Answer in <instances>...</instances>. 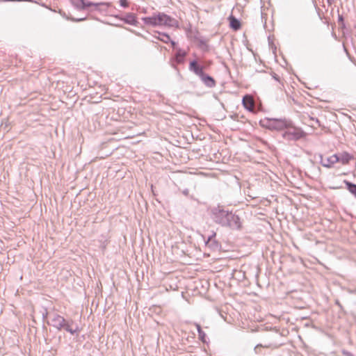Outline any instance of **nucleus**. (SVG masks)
Instances as JSON below:
<instances>
[{"label":"nucleus","mask_w":356,"mask_h":356,"mask_svg":"<svg viewBox=\"0 0 356 356\" xmlns=\"http://www.w3.org/2000/svg\"><path fill=\"white\" fill-rule=\"evenodd\" d=\"M49 325H51L58 330H65L66 332H70L71 334H74L79 331L78 325L74 329L72 327L73 321H67L63 316L54 314L51 318V323L47 322Z\"/></svg>","instance_id":"1"},{"label":"nucleus","mask_w":356,"mask_h":356,"mask_svg":"<svg viewBox=\"0 0 356 356\" xmlns=\"http://www.w3.org/2000/svg\"><path fill=\"white\" fill-rule=\"evenodd\" d=\"M290 124V119L265 118L259 121V125L270 131H284Z\"/></svg>","instance_id":"2"},{"label":"nucleus","mask_w":356,"mask_h":356,"mask_svg":"<svg viewBox=\"0 0 356 356\" xmlns=\"http://www.w3.org/2000/svg\"><path fill=\"white\" fill-rule=\"evenodd\" d=\"M307 133L300 127L295 126L290 120V124L287 126L282 133V137L288 141H298L305 138Z\"/></svg>","instance_id":"3"},{"label":"nucleus","mask_w":356,"mask_h":356,"mask_svg":"<svg viewBox=\"0 0 356 356\" xmlns=\"http://www.w3.org/2000/svg\"><path fill=\"white\" fill-rule=\"evenodd\" d=\"M209 215L213 222L220 226H222L225 222L227 216L229 211L225 209V207L220 204L211 207L209 209Z\"/></svg>","instance_id":"4"},{"label":"nucleus","mask_w":356,"mask_h":356,"mask_svg":"<svg viewBox=\"0 0 356 356\" xmlns=\"http://www.w3.org/2000/svg\"><path fill=\"white\" fill-rule=\"evenodd\" d=\"M222 227L229 228L233 231H240L243 227V223L241 218L238 215L232 211H229Z\"/></svg>","instance_id":"5"},{"label":"nucleus","mask_w":356,"mask_h":356,"mask_svg":"<svg viewBox=\"0 0 356 356\" xmlns=\"http://www.w3.org/2000/svg\"><path fill=\"white\" fill-rule=\"evenodd\" d=\"M71 3L78 10H86L90 6H95L96 10H99L100 6H105L107 8L111 6L110 2L95 3L87 0H70Z\"/></svg>","instance_id":"6"},{"label":"nucleus","mask_w":356,"mask_h":356,"mask_svg":"<svg viewBox=\"0 0 356 356\" xmlns=\"http://www.w3.org/2000/svg\"><path fill=\"white\" fill-rule=\"evenodd\" d=\"M204 243L205 245L211 251V252H220L222 249V245L220 242L216 239V232L214 231H211V234H209L207 238L204 236Z\"/></svg>","instance_id":"7"},{"label":"nucleus","mask_w":356,"mask_h":356,"mask_svg":"<svg viewBox=\"0 0 356 356\" xmlns=\"http://www.w3.org/2000/svg\"><path fill=\"white\" fill-rule=\"evenodd\" d=\"M157 26L177 27L178 21L164 13H157Z\"/></svg>","instance_id":"8"},{"label":"nucleus","mask_w":356,"mask_h":356,"mask_svg":"<svg viewBox=\"0 0 356 356\" xmlns=\"http://www.w3.org/2000/svg\"><path fill=\"white\" fill-rule=\"evenodd\" d=\"M114 17L123 22L126 24L142 27V25L137 19L136 14L133 13H127L124 16L121 15H115Z\"/></svg>","instance_id":"9"},{"label":"nucleus","mask_w":356,"mask_h":356,"mask_svg":"<svg viewBox=\"0 0 356 356\" xmlns=\"http://www.w3.org/2000/svg\"><path fill=\"white\" fill-rule=\"evenodd\" d=\"M188 69L191 72H193L199 77L205 73L204 72V67L198 63L197 59H194L190 61Z\"/></svg>","instance_id":"10"},{"label":"nucleus","mask_w":356,"mask_h":356,"mask_svg":"<svg viewBox=\"0 0 356 356\" xmlns=\"http://www.w3.org/2000/svg\"><path fill=\"white\" fill-rule=\"evenodd\" d=\"M320 157V163L325 168H331L333 165L338 162V154H334L332 156L323 159L322 154H319Z\"/></svg>","instance_id":"11"},{"label":"nucleus","mask_w":356,"mask_h":356,"mask_svg":"<svg viewBox=\"0 0 356 356\" xmlns=\"http://www.w3.org/2000/svg\"><path fill=\"white\" fill-rule=\"evenodd\" d=\"M200 79L207 88H213L216 86V81L214 78L207 73H204L200 76Z\"/></svg>","instance_id":"12"},{"label":"nucleus","mask_w":356,"mask_h":356,"mask_svg":"<svg viewBox=\"0 0 356 356\" xmlns=\"http://www.w3.org/2000/svg\"><path fill=\"white\" fill-rule=\"evenodd\" d=\"M227 19L229 22V27L234 31H238L241 28V21L234 17L232 14H231Z\"/></svg>","instance_id":"13"},{"label":"nucleus","mask_w":356,"mask_h":356,"mask_svg":"<svg viewBox=\"0 0 356 356\" xmlns=\"http://www.w3.org/2000/svg\"><path fill=\"white\" fill-rule=\"evenodd\" d=\"M141 20L143 22L144 24L147 26H151L153 27L157 26V13H154L152 16L143 17Z\"/></svg>","instance_id":"14"},{"label":"nucleus","mask_w":356,"mask_h":356,"mask_svg":"<svg viewBox=\"0 0 356 356\" xmlns=\"http://www.w3.org/2000/svg\"><path fill=\"white\" fill-rule=\"evenodd\" d=\"M156 33H159V35L163 36L165 39L161 38L160 36H154L155 38H156L157 40H161L163 42L166 43V44L170 42L171 45L173 48L176 47L177 42H175L174 40H172L170 35L168 33H163V32H159V31H156Z\"/></svg>","instance_id":"15"},{"label":"nucleus","mask_w":356,"mask_h":356,"mask_svg":"<svg viewBox=\"0 0 356 356\" xmlns=\"http://www.w3.org/2000/svg\"><path fill=\"white\" fill-rule=\"evenodd\" d=\"M353 155L347 152H343L342 153L338 154V162H341L342 164L346 165L348 164L350 161L353 159Z\"/></svg>","instance_id":"16"},{"label":"nucleus","mask_w":356,"mask_h":356,"mask_svg":"<svg viewBox=\"0 0 356 356\" xmlns=\"http://www.w3.org/2000/svg\"><path fill=\"white\" fill-rule=\"evenodd\" d=\"M186 56V52L183 49L179 48L177 49V51L175 55V60L179 63L181 64L185 61V57Z\"/></svg>","instance_id":"17"},{"label":"nucleus","mask_w":356,"mask_h":356,"mask_svg":"<svg viewBox=\"0 0 356 356\" xmlns=\"http://www.w3.org/2000/svg\"><path fill=\"white\" fill-rule=\"evenodd\" d=\"M346 189L356 197V184L346 179L343 180Z\"/></svg>","instance_id":"18"},{"label":"nucleus","mask_w":356,"mask_h":356,"mask_svg":"<svg viewBox=\"0 0 356 356\" xmlns=\"http://www.w3.org/2000/svg\"><path fill=\"white\" fill-rule=\"evenodd\" d=\"M195 39L197 42V45L201 49H202L203 51L209 50L207 41L204 38L201 37H195Z\"/></svg>","instance_id":"19"},{"label":"nucleus","mask_w":356,"mask_h":356,"mask_svg":"<svg viewBox=\"0 0 356 356\" xmlns=\"http://www.w3.org/2000/svg\"><path fill=\"white\" fill-rule=\"evenodd\" d=\"M195 325L196 327L197 331L198 332V337L199 339L203 342H207V334L206 333L202 330L201 325L199 323H195Z\"/></svg>","instance_id":"20"},{"label":"nucleus","mask_w":356,"mask_h":356,"mask_svg":"<svg viewBox=\"0 0 356 356\" xmlns=\"http://www.w3.org/2000/svg\"><path fill=\"white\" fill-rule=\"evenodd\" d=\"M337 11L338 13H339V10ZM338 23L342 29H346L344 18L343 15H340L339 13H338Z\"/></svg>","instance_id":"21"},{"label":"nucleus","mask_w":356,"mask_h":356,"mask_svg":"<svg viewBox=\"0 0 356 356\" xmlns=\"http://www.w3.org/2000/svg\"><path fill=\"white\" fill-rule=\"evenodd\" d=\"M243 104L245 109L250 111L252 107V103L251 100H249L248 102L245 101L243 99Z\"/></svg>","instance_id":"22"},{"label":"nucleus","mask_w":356,"mask_h":356,"mask_svg":"<svg viewBox=\"0 0 356 356\" xmlns=\"http://www.w3.org/2000/svg\"><path fill=\"white\" fill-rule=\"evenodd\" d=\"M119 3L123 8H127L129 6V1L128 0H119Z\"/></svg>","instance_id":"23"},{"label":"nucleus","mask_w":356,"mask_h":356,"mask_svg":"<svg viewBox=\"0 0 356 356\" xmlns=\"http://www.w3.org/2000/svg\"><path fill=\"white\" fill-rule=\"evenodd\" d=\"M67 19H70L72 22H82V21H84L86 17H81V18H74V17H66Z\"/></svg>","instance_id":"24"},{"label":"nucleus","mask_w":356,"mask_h":356,"mask_svg":"<svg viewBox=\"0 0 356 356\" xmlns=\"http://www.w3.org/2000/svg\"><path fill=\"white\" fill-rule=\"evenodd\" d=\"M42 309L43 312H42V318L43 320H44L45 318H47L49 313L47 308L43 307Z\"/></svg>","instance_id":"25"},{"label":"nucleus","mask_w":356,"mask_h":356,"mask_svg":"<svg viewBox=\"0 0 356 356\" xmlns=\"http://www.w3.org/2000/svg\"><path fill=\"white\" fill-rule=\"evenodd\" d=\"M335 305H337L339 309H340V311L343 313H346V312L344 311V309H343V307L341 305V304L340 303L339 300H335Z\"/></svg>","instance_id":"26"},{"label":"nucleus","mask_w":356,"mask_h":356,"mask_svg":"<svg viewBox=\"0 0 356 356\" xmlns=\"http://www.w3.org/2000/svg\"><path fill=\"white\" fill-rule=\"evenodd\" d=\"M342 354L344 356H354V355L352 353L345 350L342 351Z\"/></svg>","instance_id":"27"},{"label":"nucleus","mask_w":356,"mask_h":356,"mask_svg":"<svg viewBox=\"0 0 356 356\" xmlns=\"http://www.w3.org/2000/svg\"><path fill=\"white\" fill-rule=\"evenodd\" d=\"M272 76H273V78L275 81H278V82H280V76H279V75H277V74H275V73H273V74H272Z\"/></svg>","instance_id":"28"},{"label":"nucleus","mask_w":356,"mask_h":356,"mask_svg":"<svg viewBox=\"0 0 356 356\" xmlns=\"http://www.w3.org/2000/svg\"><path fill=\"white\" fill-rule=\"evenodd\" d=\"M268 40H269V45L271 46V47L273 49V51L275 54L276 47L273 44L272 42H270V37H268Z\"/></svg>","instance_id":"29"},{"label":"nucleus","mask_w":356,"mask_h":356,"mask_svg":"<svg viewBox=\"0 0 356 356\" xmlns=\"http://www.w3.org/2000/svg\"><path fill=\"white\" fill-rule=\"evenodd\" d=\"M311 119H312V120H314V121L316 122V124H318V126H320V125H321V124H320V121H319V120H318V118H315V119H314V118H312Z\"/></svg>","instance_id":"30"},{"label":"nucleus","mask_w":356,"mask_h":356,"mask_svg":"<svg viewBox=\"0 0 356 356\" xmlns=\"http://www.w3.org/2000/svg\"><path fill=\"white\" fill-rule=\"evenodd\" d=\"M182 193H183V194H184V195H188V193H189V191H188V189L186 188V189H184V190L183 191V192H182Z\"/></svg>","instance_id":"31"},{"label":"nucleus","mask_w":356,"mask_h":356,"mask_svg":"<svg viewBox=\"0 0 356 356\" xmlns=\"http://www.w3.org/2000/svg\"><path fill=\"white\" fill-rule=\"evenodd\" d=\"M18 1V0H0V2Z\"/></svg>","instance_id":"32"},{"label":"nucleus","mask_w":356,"mask_h":356,"mask_svg":"<svg viewBox=\"0 0 356 356\" xmlns=\"http://www.w3.org/2000/svg\"><path fill=\"white\" fill-rule=\"evenodd\" d=\"M259 347H261V344H258V345H257V346L254 347V351H255V353H258V352H257V348H258Z\"/></svg>","instance_id":"33"},{"label":"nucleus","mask_w":356,"mask_h":356,"mask_svg":"<svg viewBox=\"0 0 356 356\" xmlns=\"http://www.w3.org/2000/svg\"><path fill=\"white\" fill-rule=\"evenodd\" d=\"M334 0H327V2L329 5H331L333 3Z\"/></svg>","instance_id":"34"},{"label":"nucleus","mask_w":356,"mask_h":356,"mask_svg":"<svg viewBox=\"0 0 356 356\" xmlns=\"http://www.w3.org/2000/svg\"><path fill=\"white\" fill-rule=\"evenodd\" d=\"M18 1H29V2H33V0H18Z\"/></svg>","instance_id":"35"},{"label":"nucleus","mask_w":356,"mask_h":356,"mask_svg":"<svg viewBox=\"0 0 356 356\" xmlns=\"http://www.w3.org/2000/svg\"><path fill=\"white\" fill-rule=\"evenodd\" d=\"M157 36H159V33H158V35H157ZM160 38H164V39H165V38L163 36H162V35H160Z\"/></svg>","instance_id":"36"},{"label":"nucleus","mask_w":356,"mask_h":356,"mask_svg":"<svg viewBox=\"0 0 356 356\" xmlns=\"http://www.w3.org/2000/svg\"><path fill=\"white\" fill-rule=\"evenodd\" d=\"M343 48H344V51H345L346 53H348V52H347V49H346V48L344 46H343Z\"/></svg>","instance_id":"37"},{"label":"nucleus","mask_w":356,"mask_h":356,"mask_svg":"<svg viewBox=\"0 0 356 356\" xmlns=\"http://www.w3.org/2000/svg\"><path fill=\"white\" fill-rule=\"evenodd\" d=\"M143 13H146V10L143 9Z\"/></svg>","instance_id":"38"}]
</instances>
